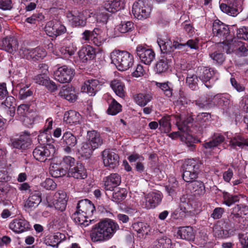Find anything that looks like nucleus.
Here are the masks:
<instances>
[{"mask_svg": "<svg viewBox=\"0 0 248 248\" xmlns=\"http://www.w3.org/2000/svg\"><path fill=\"white\" fill-rule=\"evenodd\" d=\"M119 229V225L116 222L111 219L106 218L95 225L90 233L91 238L93 242L108 241Z\"/></svg>", "mask_w": 248, "mask_h": 248, "instance_id": "nucleus-1", "label": "nucleus"}, {"mask_svg": "<svg viewBox=\"0 0 248 248\" xmlns=\"http://www.w3.org/2000/svg\"><path fill=\"white\" fill-rule=\"evenodd\" d=\"M112 63L120 71L126 70L133 64V56L126 51L115 50L110 55Z\"/></svg>", "mask_w": 248, "mask_h": 248, "instance_id": "nucleus-2", "label": "nucleus"}, {"mask_svg": "<svg viewBox=\"0 0 248 248\" xmlns=\"http://www.w3.org/2000/svg\"><path fill=\"white\" fill-rule=\"evenodd\" d=\"M200 164L193 159L186 160L183 166V178L186 182H192L198 176Z\"/></svg>", "mask_w": 248, "mask_h": 248, "instance_id": "nucleus-3", "label": "nucleus"}, {"mask_svg": "<svg viewBox=\"0 0 248 248\" xmlns=\"http://www.w3.org/2000/svg\"><path fill=\"white\" fill-rule=\"evenodd\" d=\"M46 201L48 206H54L56 209L63 211L65 209L67 204V195L65 192L59 191L54 195H47L46 197Z\"/></svg>", "mask_w": 248, "mask_h": 248, "instance_id": "nucleus-4", "label": "nucleus"}, {"mask_svg": "<svg viewBox=\"0 0 248 248\" xmlns=\"http://www.w3.org/2000/svg\"><path fill=\"white\" fill-rule=\"evenodd\" d=\"M93 12L86 10L82 12L78 11H69L66 14L68 21L75 26L84 27L86 25V20L91 17Z\"/></svg>", "mask_w": 248, "mask_h": 248, "instance_id": "nucleus-5", "label": "nucleus"}, {"mask_svg": "<svg viewBox=\"0 0 248 248\" xmlns=\"http://www.w3.org/2000/svg\"><path fill=\"white\" fill-rule=\"evenodd\" d=\"M151 8L148 0H138L134 3L132 12L138 19L146 18L150 15Z\"/></svg>", "mask_w": 248, "mask_h": 248, "instance_id": "nucleus-6", "label": "nucleus"}, {"mask_svg": "<svg viewBox=\"0 0 248 248\" xmlns=\"http://www.w3.org/2000/svg\"><path fill=\"white\" fill-rule=\"evenodd\" d=\"M55 153V148L53 145L48 144L45 146H37L33 151L34 158L41 162L50 159Z\"/></svg>", "mask_w": 248, "mask_h": 248, "instance_id": "nucleus-7", "label": "nucleus"}, {"mask_svg": "<svg viewBox=\"0 0 248 248\" xmlns=\"http://www.w3.org/2000/svg\"><path fill=\"white\" fill-rule=\"evenodd\" d=\"M45 30L46 33L52 37H56L66 31L65 27L61 22L56 20L47 22Z\"/></svg>", "mask_w": 248, "mask_h": 248, "instance_id": "nucleus-8", "label": "nucleus"}, {"mask_svg": "<svg viewBox=\"0 0 248 248\" xmlns=\"http://www.w3.org/2000/svg\"><path fill=\"white\" fill-rule=\"evenodd\" d=\"M19 53L22 57L34 61L43 59L46 55L45 50L41 47L31 49L23 47L20 50Z\"/></svg>", "mask_w": 248, "mask_h": 248, "instance_id": "nucleus-9", "label": "nucleus"}, {"mask_svg": "<svg viewBox=\"0 0 248 248\" xmlns=\"http://www.w3.org/2000/svg\"><path fill=\"white\" fill-rule=\"evenodd\" d=\"M136 52L140 61L145 64H150L155 59L154 51L145 46L139 45L136 47Z\"/></svg>", "mask_w": 248, "mask_h": 248, "instance_id": "nucleus-10", "label": "nucleus"}, {"mask_svg": "<svg viewBox=\"0 0 248 248\" xmlns=\"http://www.w3.org/2000/svg\"><path fill=\"white\" fill-rule=\"evenodd\" d=\"M243 0H220V9L228 15L235 16L238 10L236 7L240 6Z\"/></svg>", "mask_w": 248, "mask_h": 248, "instance_id": "nucleus-11", "label": "nucleus"}, {"mask_svg": "<svg viewBox=\"0 0 248 248\" xmlns=\"http://www.w3.org/2000/svg\"><path fill=\"white\" fill-rule=\"evenodd\" d=\"M73 76V70L65 65L58 68L54 74L55 80L62 83L69 82Z\"/></svg>", "mask_w": 248, "mask_h": 248, "instance_id": "nucleus-12", "label": "nucleus"}, {"mask_svg": "<svg viewBox=\"0 0 248 248\" xmlns=\"http://www.w3.org/2000/svg\"><path fill=\"white\" fill-rule=\"evenodd\" d=\"M62 141L64 145L63 151L65 153L70 154L78 144V137L71 132L67 131L63 133Z\"/></svg>", "mask_w": 248, "mask_h": 248, "instance_id": "nucleus-13", "label": "nucleus"}, {"mask_svg": "<svg viewBox=\"0 0 248 248\" xmlns=\"http://www.w3.org/2000/svg\"><path fill=\"white\" fill-rule=\"evenodd\" d=\"M157 43L159 46L161 51L164 53H168L173 51L174 49H182L185 44L179 43L177 41H174L172 43L170 40L168 38H161L157 40Z\"/></svg>", "mask_w": 248, "mask_h": 248, "instance_id": "nucleus-14", "label": "nucleus"}, {"mask_svg": "<svg viewBox=\"0 0 248 248\" xmlns=\"http://www.w3.org/2000/svg\"><path fill=\"white\" fill-rule=\"evenodd\" d=\"M216 225L213 228V232L215 236L221 238H227L232 235L234 230L231 224L224 222L221 225Z\"/></svg>", "mask_w": 248, "mask_h": 248, "instance_id": "nucleus-15", "label": "nucleus"}, {"mask_svg": "<svg viewBox=\"0 0 248 248\" xmlns=\"http://www.w3.org/2000/svg\"><path fill=\"white\" fill-rule=\"evenodd\" d=\"M102 155L105 166L114 169L118 165L119 157L114 152L109 149L105 150Z\"/></svg>", "mask_w": 248, "mask_h": 248, "instance_id": "nucleus-16", "label": "nucleus"}, {"mask_svg": "<svg viewBox=\"0 0 248 248\" xmlns=\"http://www.w3.org/2000/svg\"><path fill=\"white\" fill-rule=\"evenodd\" d=\"M9 228L15 233L19 234L28 231L30 228V225L25 219L17 217L10 222Z\"/></svg>", "mask_w": 248, "mask_h": 248, "instance_id": "nucleus-17", "label": "nucleus"}, {"mask_svg": "<svg viewBox=\"0 0 248 248\" xmlns=\"http://www.w3.org/2000/svg\"><path fill=\"white\" fill-rule=\"evenodd\" d=\"M212 31L215 36L222 40H227L230 33L228 26L218 19L214 21Z\"/></svg>", "mask_w": 248, "mask_h": 248, "instance_id": "nucleus-18", "label": "nucleus"}, {"mask_svg": "<svg viewBox=\"0 0 248 248\" xmlns=\"http://www.w3.org/2000/svg\"><path fill=\"white\" fill-rule=\"evenodd\" d=\"M162 200V195L159 192H152L145 196L144 206L147 209L155 207Z\"/></svg>", "mask_w": 248, "mask_h": 248, "instance_id": "nucleus-19", "label": "nucleus"}, {"mask_svg": "<svg viewBox=\"0 0 248 248\" xmlns=\"http://www.w3.org/2000/svg\"><path fill=\"white\" fill-rule=\"evenodd\" d=\"M41 201L39 192H33L30 194L29 197L25 201L24 208L26 211H31L38 206Z\"/></svg>", "mask_w": 248, "mask_h": 248, "instance_id": "nucleus-20", "label": "nucleus"}, {"mask_svg": "<svg viewBox=\"0 0 248 248\" xmlns=\"http://www.w3.org/2000/svg\"><path fill=\"white\" fill-rule=\"evenodd\" d=\"M101 84L97 79H89L84 83L81 87V91L88 94L90 96H94L100 89Z\"/></svg>", "mask_w": 248, "mask_h": 248, "instance_id": "nucleus-21", "label": "nucleus"}, {"mask_svg": "<svg viewBox=\"0 0 248 248\" xmlns=\"http://www.w3.org/2000/svg\"><path fill=\"white\" fill-rule=\"evenodd\" d=\"M37 84L45 86L49 91L53 92L57 89V86L54 82L51 80L47 74H40L33 78Z\"/></svg>", "mask_w": 248, "mask_h": 248, "instance_id": "nucleus-22", "label": "nucleus"}, {"mask_svg": "<svg viewBox=\"0 0 248 248\" xmlns=\"http://www.w3.org/2000/svg\"><path fill=\"white\" fill-rule=\"evenodd\" d=\"M31 140L28 135L24 134L19 136L18 138L11 140L10 146L17 149H25L30 144Z\"/></svg>", "mask_w": 248, "mask_h": 248, "instance_id": "nucleus-23", "label": "nucleus"}, {"mask_svg": "<svg viewBox=\"0 0 248 248\" xmlns=\"http://www.w3.org/2000/svg\"><path fill=\"white\" fill-rule=\"evenodd\" d=\"M0 46L2 49L12 53L17 49L18 42L13 37H6L0 40Z\"/></svg>", "mask_w": 248, "mask_h": 248, "instance_id": "nucleus-24", "label": "nucleus"}, {"mask_svg": "<svg viewBox=\"0 0 248 248\" xmlns=\"http://www.w3.org/2000/svg\"><path fill=\"white\" fill-rule=\"evenodd\" d=\"M27 78L24 77L20 80H17L16 81H14L15 84H16V87H20V89L19 91L18 98L21 100L26 99L27 97L31 96L32 94V91L28 89L30 84L26 85L23 86L25 83L26 82Z\"/></svg>", "mask_w": 248, "mask_h": 248, "instance_id": "nucleus-25", "label": "nucleus"}, {"mask_svg": "<svg viewBox=\"0 0 248 248\" xmlns=\"http://www.w3.org/2000/svg\"><path fill=\"white\" fill-rule=\"evenodd\" d=\"M104 182L105 189L106 190L111 191L120 184L121 177L117 173H112L106 177Z\"/></svg>", "mask_w": 248, "mask_h": 248, "instance_id": "nucleus-26", "label": "nucleus"}, {"mask_svg": "<svg viewBox=\"0 0 248 248\" xmlns=\"http://www.w3.org/2000/svg\"><path fill=\"white\" fill-rule=\"evenodd\" d=\"M65 239L64 234L58 232L53 234L46 236L44 239V243L47 246L58 248V245Z\"/></svg>", "mask_w": 248, "mask_h": 248, "instance_id": "nucleus-27", "label": "nucleus"}, {"mask_svg": "<svg viewBox=\"0 0 248 248\" xmlns=\"http://www.w3.org/2000/svg\"><path fill=\"white\" fill-rule=\"evenodd\" d=\"M77 208L82 213H84L88 216H91L95 211L94 205L88 199H84L79 201Z\"/></svg>", "mask_w": 248, "mask_h": 248, "instance_id": "nucleus-28", "label": "nucleus"}, {"mask_svg": "<svg viewBox=\"0 0 248 248\" xmlns=\"http://www.w3.org/2000/svg\"><path fill=\"white\" fill-rule=\"evenodd\" d=\"M86 141L95 149L98 148L103 143V140L99 133L95 130L87 132Z\"/></svg>", "mask_w": 248, "mask_h": 248, "instance_id": "nucleus-29", "label": "nucleus"}, {"mask_svg": "<svg viewBox=\"0 0 248 248\" xmlns=\"http://www.w3.org/2000/svg\"><path fill=\"white\" fill-rule=\"evenodd\" d=\"M245 216H248V207L237 205L233 208L231 217L236 222H241Z\"/></svg>", "mask_w": 248, "mask_h": 248, "instance_id": "nucleus-30", "label": "nucleus"}, {"mask_svg": "<svg viewBox=\"0 0 248 248\" xmlns=\"http://www.w3.org/2000/svg\"><path fill=\"white\" fill-rule=\"evenodd\" d=\"M78 56L82 62H86L92 60L95 56L94 49L90 45H87L81 48L78 52Z\"/></svg>", "mask_w": 248, "mask_h": 248, "instance_id": "nucleus-31", "label": "nucleus"}, {"mask_svg": "<svg viewBox=\"0 0 248 248\" xmlns=\"http://www.w3.org/2000/svg\"><path fill=\"white\" fill-rule=\"evenodd\" d=\"M110 86L116 94L121 98L125 96V85L122 78H116L110 82Z\"/></svg>", "mask_w": 248, "mask_h": 248, "instance_id": "nucleus-32", "label": "nucleus"}, {"mask_svg": "<svg viewBox=\"0 0 248 248\" xmlns=\"http://www.w3.org/2000/svg\"><path fill=\"white\" fill-rule=\"evenodd\" d=\"M124 5V0H106L104 8L109 12L114 13L123 8Z\"/></svg>", "mask_w": 248, "mask_h": 248, "instance_id": "nucleus-33", "label": "nucleus"}, {"mask_svg": "<svg viewBox=\"0 0 248 248\" xmlns=\"http://www.w3.org/2000/svg\"><path fill=\"white\" fill-rule=\"evenodd\" d=\"M68 175L76 179H84L87 177V173L84 166L79 163L68 170Z\"/></svg>", "mask_w": 248, "mask_h": 248, "instance_id": "nucleus-34", "label": "nucleus"}, {"mask_svg": "<svg viewBox=\"0 0 248 248\" xmlns=\"http://www.w3.org/2000/svg\"><path fill=\"white\" fill-rule=\"evenodd\" d=\"M59 95L70 102H74L77 99V95L74 89L70 86H63L59 93Z\"/></svg>", "mask_w": 248, "mask_h": 248, "instance_id": "nucleus-35", "label": "nucleus"}, {"mask_svg": "<svg viewBox=\"0 0 248 248\" xmlns=\"http://www.w3.org/2000/svg\"><path fill=\"white\" fill-rule=\"evenodd\" d=\"M177 237L182 239L190 241L194 240L195 235L192 228L186 226L179 228L177 232Z\"/></svg>", "mask_w": 248, "mask_h": 248, "instance_id": "nucleus-36", "label": "nucleus"}, {"mask_svg": "<svg viewBox=\"0 0 248 248\" xmlns=\"http://www.w3.org/2000/svg\"><path fill=\"white\" fill-rule=\"evenodd\" d=\"M174 118L178 129L182 132L188 131L189 128L188 124L193 121V118L191 116L188 117L186 120H184L183 116L179 115H175Z\"/></svg>", "mask_w": 248, "mask_h": 248, "instance_id": "nucleus-37", "label": "nucleus"}, {"mask_svg": "<svg viewBox=\"0 0 248 248\" xmlns=\"http://www.w3.org/2000/svg\"><path fill=\"white\" fill-rule=\"evenodd\" d=\"M72 218L74 221L78 224L81 225L83 227H86L88 226L91 223V219L89 220L88 219V216L82 212L78 210L77 209V211L73 214Z\"/></svg>", "mask_w": 248, "mask_h": 248, "instance_id": "nucleus-38", "label": "nucleus"}, {"mask_svg": "<svg viewBox=\"0 0 248 248\" xmlns=\"http://www.w3.org/2000/svg\"><path fill=\"white\" fill-rule=\"evenodd\" d=\"M200 70V78L204 83L209 81V80L217 73L216 71L213 69L207 67L201 68ZM205 85L207 88L211 87V86L208 85L206 84H205Z\"/></svg>", "mask_w": 248, "mask_h": 248, "instance_id": "nucleus-39", "label": "nucleus"}, {"mask_svg": "<svg viewBox=\"0 0 248 248\" xmlns=\"http://www.w3.org/2000/svg\"><path fill=\"white\" fill-rule=\"evenodd\" d=\"M224 140L225 138L223 135L220 134H216L214 135L211 140L205 142L203 145L207 150H212L214 147L222 143Z\"/></svg>", "mask_w": 248, "mask_h": 248, "instance_id": "nucleus-40", "label": "nucleus"}, {"mask_svg": "<svg viewBox=\"0 0 248 248\" xmlns=\"http://www.w3.org/2000/svg\"><path fill=\"white\" fill-rule=\"evenodd\" d=\"M80 114L74 110H70L64 113L63 120L65 122L70 124H76L80 121Z\"/></svg>", "mask_w": 248, "mask_h": 248, "instance_id": "nucleus-41", "label": "nucleus"}, {"mask_svg": "<svg viewBox=\"0 0 248 248\" xmlns=\"http://www.w3.org/2000/svg\"><path fill=\"white\" fill-rule=\"evenodd\" d=\"M230 145L234 149H237V147L243 148L245 146H248V140L239 135H236L231 139Z\"/></svg>", "mask_w": 248, "mask_h": 248, "instance_id": "nucleus-42", "label": "nucleus"}, {"mask_svg": "<svg viewBox=\"0 0 248 248\" xmlns=\"http://www.w3.org/2000/svg\"><path fill=\"white\" fill-rule=\"evenodd\" d=\"M113 190L111 197L113 202L119 203L125 199L127 196V191L125 188L117 187Z\"/></svg>", "mask_w": 248, "mask_h": 248, "instance_id": "nucleus-43", "label": "nucleus"}, {"mask_svg": "<svg viewBox=\"0 0 248 248\" xmlns=\"http://www.w3.org/2000/svg\"><path fill=\"white\" fill-rule=\"evenodd\" d=\"M211 103L219 107L227 106L229 104V99L224 94H217L211 98Z\"/></svg>", "mask_w": 248, "mask_h": 248, "instance_id": "nucleus-44", "label": "nucleus"}, {"mask_svg": "<svg viewBox=\"0 0 248 248\" xmlns=\"http://www.w3.org/2000/svg\"><path fill=\"white\" fill-rule=\"evenodd\" d=\"M93 44L97 46H101L106 40L105 33L99 28L94 29Z\"/></svg>", "mask_w": 248, "mask_h": 248, "instance_id": "nucleus-45", "label": "nucleus"}, {"mask_svg": "<svg viewBox=\"0 0 248 248\" xmlns=\"http://www.w3.org/2000/svg\"><path fill=\"white\" fill-rule=\"evenodd\" d=\"M155 85L157 87L161 89L166 96L170 97L172 95V87L170 82H155Z\"/></svg>", "mask_w": 248, "mask_h": 248, "instance_id": "nucleus-46", "label": "nucleus"}, {"mask_svg": "<svg viewBox=\"0 0 248 248\" xmlns=\"http://www.w3.org/2000/svg\"><path fill=\"white\" fill-rule=\"evenodd\" d=\"M218 44L219 47H222L224 51L227 54H230L236 50L234 47L237 44L236 40H232L230 42L227 40Z\"/></svg>", "mask_w": 248, "mask_h": 248, "instance_id": "nucleus-47", "label": "nucleus"}, {"mask_svg": "<svg viewBox=\"0 0 248 248\" xmlns=\"http://www.w3.org/2000/svg\"><path fill=\"white\" fill-rule=\"evenodd\" d=\"M95 150L87 141L82 143L81 147L78 150L80 155L86 158H89Z\"/></svg>", "mask_w": 248, "mask_h": 248, "instance_id": "nucleus-48", "label": "nucleus"}, {"mask_svg": "<svg viewBox=\"0 0 248 248\" xmlns=\"http://www.w3.org/2000/svg\"><path fill=\"white\" fill-rule=\"evenodd\" d=\"M159 129L161 131L165 133H169L171 129L170 123V116H165L162 118L159 121Z\"/></svg>", "mask_w": 248, "mask_h": 248, "instance_id": "nucleus-49", "label": "nucleus"}, {"mask_svg": "<svg viewBox=\"0 0 248 248\" xmlns=\"http://www.w3.org/2000/svg\"><path fill=\"white\" fill-rule=\"evenodd\" d=\"M240 196H241L236 195H232L228 192H224L223 195V203L228 206H230L235 202H238Z\"/></svg>", "mask_w": 248, "mask_h": 248, "instance_id": "nucleus-50", "label": "nucleus"}, {"mask_svg": "<svg viewBox=\"0 0 248 248\" xmlns=\"http://www.w3.org/2000/svg\"><path fill=\"white\" fill-rule=\"evenodd\" d=\"M152 95L149 93H139L135 98L136 103L140 106H145L152 99Z\"/></svg>", "mask_w": 248, "mask_h": 248, "instance_id": "nucleus-51", "label": "nucleus"}, {"mask_svg": "<svg viewBox=\"0 0 248 248\" xmlns=\"http://www.w3.org/2000/svg\"><path fill=\"white\" fill-rule=\"evenodd\" d=\"M169 68V61L166 58L162 57L159 60L155 66V69L157 73L165 72Z\"/></svg>", "mask_w": 248, "mask_h": 248, "instance_id": "nucleus-52", "label": "nucleus"}, {"mask_svg": "<svg viewBox=\"0 0 248 248\" xmlns=\"http://www.w3.org/2000/svg\"><path fill=\"white\" fill-rule=\"evenodd\" d=\"M77 50L75 45L70 42H68L65 46L62 47L60 51L64 55L71 56L74 55Z\"/></svg>", "mask_w": 248, "mask_h": 248, "instance_id": "nucleus-53", "label": "nucleus"}, {"mask_svg": "<svg viewBox=\"0 0 248 248\" xmlns=\"http://www.w3.org/2000/svg\"><path fill=\"white\" fill-rule=\"evenodd\" d=\"M171 240L167 237L158 239L154 244L156 248H170Z\"/></svg>", "mask_w": 248, "mask_h": 248, "instance_id": "nucleus-54", "label": "nucleus"}, {"mask_svg": "<svg viewBox=\"0 0 248 248\" xmlns=\"http://www.w3.org/2000/svg\"><path fill=\"white\" fill-rule=\"evenodd\" d=\"M198 79L196 75L188 73L186 79V82L189 87L192 90H196L198 87Z\"/></svg>", "mask_w": 248, "mask_h": 248, "instance_id": "nucleus-55", "label": "nucleus"}, {"mask_svg": "<svg viewBox=\"0 0 248 248\" xmlns=\"http://www.w3.org/2000/svg\"><path fill=\"white\" fill-rule=\"evenodd\" d=\"M94 29L93 31L86 30L81 34V41L83 43L93 44Z\"/></svg>", "mask_w": 248, "mask_h": 248, "instance_id": "nucleus-56", "label": "nucleus"}, {"mask_svg": "<svg viewBox=\"0 0 248 248\" xmlns=\"http://www.w3.org/2000/svg\"><path fill=\"white\" fill-rule=\"evenodd\" d=\"M134 28V24L131 21L122 22L118 27L117 30L119 32L124 33L131 31Z\"/></svg>", "mask_w": 248, "mask_h": 248, "instance_id": "nucleus-57", "label": "nucleus"}, {"mask_svg": "<svg viewBox=\"0 0 248 248\" xmlns=\"http://www.w3.org/2000/svg\"><path fill=\"white\" fill-rule=\"evenodd\" d=\"M51 139V133L47 130H44L41 132L38 136V140L41 144L49 143Z\"/></svg>", "mask_w": 248, "mask_h": 248, "instance_id": "nucleus-58", "label": "nucleus"}, {"mask_svg": "<svg viewBox=\"0 0 248 248\" xmlns=\"http://www.w3.org/2000/svg\"><path fill=\"white\" fill-rule=\"evenodd\" d=\"M75 164V159L70 156H65L63 158L61 162L62 166L65 169L70 170V169L74 167Z\"/></svg>", "mask_w": 248, "mask_h": 248, "instance_id": "nucleus-59", "label": "nucleus"}, {"mask_svg": "<svg viewBox=\"0 0 248 248\" xmlns=\"http://www.w3.org/2000/svg\"><path fill=\"white\" fill-rule=\"evenodd\" d=\"M121 110V105L113 100L108 109V113L111 115L118 114Z\"/></svg>", "mask_w": 248, "mask_h": 248, "instance_id": "nucleus-60", "label": "nucleus"}, {"mask_svg": "<svg viewBox=\"0 0 248 248\" xmlns=\"http://www.w3.org/2000/svg\"><path fill=\"white\" fill-rule=\"evenodd\" d=\"M193 190L196 194L199 195L203 194L205 192V186L204 184L199 181H194L192 184Z\"/></svg>", "mask_w": 248, "mask_h": 248, "instance_id": "nucleus-61", "label": "nucleus"}, {"mask_svg": "<svg viewBox=\"0 0 248 248\" xmlns=\"http://www.w3.org/2000/svg\"><path fill=\"white\" fill-rule=\"evenodd\" d=\"M91 16H94L96 21L100 23H106L108 18L107 14L100 10L96 12L94 14L93 12V15Z\"/></svg>", "mask_w": 248, "mask_h": 248, "instance_id": "nucleus-62", "label": "nucleus"}, {"mask_svg": "<svg viewBox=\"0 0 248 248\" xmlns=\"http://www.w3.org/2000/svg\"><path fill=\"white\" fill-rule=\"evenodd\" d=\"M210 58L213 60L214 63L221 65L225 61L223 54L217 51H215L210 54Z\"/></svg>", "mask_w": 248, "mask_h": 248, "instance_id": "nucleus-63", "label": "nucleus"}, {"mask_svg": "<svg viewBox=\"0 0 248 248\" xmlns=\"http://www.w3.org/2000/svg\"><path fill=\"white\" fill-rule=\"evenodd\" d=\"M29 108L30 106L27 104H21L17 107V114L19 120L28 114Z\"/></svg>", "mask_w": 248, "mask_h": 248, "instance_id": "nucleus-64", "label": "nucleus"}]
</instances>
